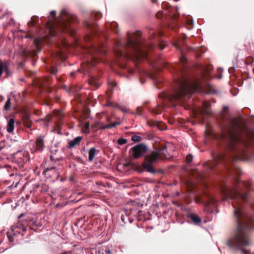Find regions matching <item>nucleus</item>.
Here are the masks:
<instances>
[{"mask_svg":"<svg viewBox=\"0 0 254 254\" xmlns=\"http://www.w3.org/2000/svg\"><path fill=\"white\" fill-rule=\"evenodd\" d=\"M141 33L136 32L132 34H128L126 42L119 41L114 49L116 55L119 58L136 59L145 58L147 53L145 50L140 48V42L138 39Z\"/></svg>","mask_w":254,"mask_h":254,"instance_id":"obj_2","label":"nucleus"},{"mask_svg":"<svg viewBox=\"0 0 254 254\" xmlns=\"http://www.w3.org/2000/svg\"><path fill=\"white\" fill-rule=\"evenodd\" d=\"M159 47L160 50H163L165 48V45L164 44L162 43L161 42H160Z\"/></svg>","mask_w":254,"mask_h":254,"instance_id":"obj_24","label":"nucleus"},{"mask_svg":"<svg viewBox=\"0 0 254 254\" xmlns=\"http://www.w3.org/2000/svg\"><path fill=\"white\" fill-rule=\"evenodd\" d=\"M169 157V155L166 154L165 147L155 148L150 154L145 157V162L143 163L142 165L148 172L155 173V170L153 168L151 164L156 162L158 159L163 160Z\"/></svg>","mask_w":254,"mask_h":254,"instance_id":"obj_4","label":"nucleus"},{"mask_svg":"<svg viewBox=\"0 0 254 254\" xmlns=\"http://www.w3.org/2000/svg\"><path fill=\"white\" fill-rule=\"evenodd\" d=\"M136 112L138 115H141V109L140 107H138L136 109Z\"/></svg>","mask_w":254,"mask_h":254,"instance_id":"obj_25","label":"nucleus"},{"mask_svg":"<svg viewBox=\"0 0 254 254\" xmlns=\"http://www.w3.org/2000/svg\"><path fill=\"white\" fill-rule=\"evenodd\" d=\"M95 155V149L94 147L91 148L88 151V159L89 161H92Z\"/></svg>","mask_w":254,"mask_h":254,"instance_id":"obj_14","label":"nucleus"},{"mask_svg":"<svg viewBox=\"0 0 254 254\" xmlns=\"http://www.w3.org/2000/svg\"><path fill=\"white\" fill-rule=\"evenodd\" d=\"M89 127V124L88 123H86V128H88Z\"/></svg>","mask_w":254,"mask_h":254,"instance_id":"obj_32","label":"nucleus"},{"mask_svg":"<svg viewBox=\"0 0 254 254\" xmlns=\"http://www.w3.org/2000/svg\"><path fill=\"white\" fill-rule=\"evenodd\" d=\"M190 217L191 220L195 224H198L200 223L201 221V218L196 214H190Z\"/></svg>","mask_w":254,"mask_h":254,"instance_id":"obj_12","label":"nucleus"},{"mask_svg":"<svg viewBox=\"0 0 254 254\" xmlns=\"http://www.w3.org/2000/svg\"><path fill=\"white\" fill-rule=\"evenodd\" d=\"M15 121L14 119L11 118L7 121L6 130L8 132H12L14 128Z\"/></svg>","mask_w":254,"mask_h":254,"instance_id":"obj_10","label":"nucleus"},{"mask_svg":"<svg viewBox=\"0 0 254 254\" xmlns=\"http://www.w3.org/2000/svg\"><path fill=\"white\" fill-rule=\"evenodd\" d=\"M175 47H176L177 48H179V47L177 46V44H174Z\"/></svg>","mask_w":254,"mask_h":254,"instance_id":"obj_34","label":"nucleus"},{"mask_svg":"<svg viewBox=\"0 0 254 254\" xmlns=\"http://www.w3.org/2000/svg\"><path fill=\"white\" fill-rule=\"evenodd\" d=\"M76 18L75 15L69 14L67 10H62L60 14V17L58 23H61L62 26H68V23L70 22H74Z\"/></svg>","mask_w":254,"mask_h":254,"instance_id":"obj_5","label":"nucleus"},{"mask_svg":"<svg viewBox=\"0 0 254 254\" xmlns=\"http://www.w3.org/2000/svg\"><path fill=\"white\" fill-rule=\"evenodd\" d=\"M36 145L37 149L39 150H42L44 146V141L43 139L39 137L37 138L36 140Z\"/></svg>","mask_w":254,"mask_h":254,"instance_id":"obj_13","label":"nucleus"},{"mask_svg":"<svg viewBox=\"0 0 254 254\" xmlns=\"http://www.w3.org/2000/svg\"><path fill=\"white\" fill-rule=\"evenodd\" d=\"M147 147L143 144H139L131 148L130 150V154L135 158L142 156L147 151Z\"/></svg>","mask_w":254,"mask_h":254,"instance_id":"obj_6","label":"nucleus"},{"mask_svg":"<svg viewBox=\"0 0 254 254\" xmlns=\"http://www.w3.org/2000/svg\"><path fill=\"white\" fill-rule=\"evenodd\" d=\"M99 254H110V251L109 250H106L105 253L103 252H101L100 250L99 251Z\"/></svg>","mask_w":254,"mask_h":254,"instance_id":"obj_23","label":"nucleus"},{"mask_svg":"<svg viewBox=\"0 0 254 254\" xmlns=\"http://www.w3.org/2000/svg\"><path fill=\"white\" fill-rule=\"evenodd\" d=\"M241 128L238 121L235 119L231 120L229 125L225 130L223 137L226 140L228 147L235 150L242 147H248L254 145V134L249 132L241 135Z\"/></svg>","mask_w":254,"mask_h":254,"instance_id":"obj_1","label":"nucleus"},{"mask_svg":"<svg viewBox=\"0 0 254 254\" xmlns=\"http://www.w3.org/2000/svg\"><path fill=\"white\" fill-rule=\"evenodd\" d=\"M127 142V139H126L122 138H119V139H118V143L120 145H123V144H126Z\"/></svg>","mask_w":254,"mask_h":254,"instance_id":"obj_19","label":"nucleus"},{"mask_svg":"<svg viewBox=\"0 0 254 254\" xmlns=\"http://www.w3.org/2000/svg\"><path fill=\"white\" fill-rule=\"evenodd\" d=\"M57 70L54 68H53L51 70V72L52 74H55L57 72Z\"/></svg>","mask_w":254,"mask_h":254,"instance_id":"obj_28","label":"nucleus"},{"mask_svg":"<svg viewBox=\"0 0 254 254\" xmlns=\"http://www.w3.org/2000/svg\"><path fill=\"white\" fill-rule=\"evenodd\" d=\"M120 124H121L120 121H116L114 123H113L108 124L105 126H104L103 127H102V128L105 129V128H112V127H116L117 126L120 125Z\"/></svg>","mask_w":254,"mask_h":254,"instance_id":"obj_15","label":"nucleus"},{"mask_svg":"<svg viewBox=\"0 0 254 254\" xmlns=\"http://www.w3.org/2000/svg\"><path fill=\"white\" fill-rule=\"evenodd\" d=\"M56 13V11H54V10L52 11L51 12V15H53L54 16H55Z\"/></svg>","mask_w":254,"mask_h":254,"instance_id":"obj_29","label":"nucleus"},{"mask_svg":"<svg viewBox=\"0 0 254 254\" xmlns=\"http://www.w3.org/2000/svg\"><path fill=\"white\" fill-rule=\"evenodd\" d=\"M48 28L49 29V32L50 33L51 36H54L56 34L55 33H57V31L60 30H64V29H67L68 26H62L61 23H54L51 25L49 24Z\"/></svg>","mask_w":254,"mask_h":254,"instance_id":"obj_7","label":"nucleus"},{"mask_svg":"<svg viewBox=\"0 0 254 254\" xmlns=\"http://www.w3.org/2000/svg\"><path fill=\"white\" fill-rule=\"evenodd\" d=\"M43 39L42 38H37L34 40V44L36 47H38L39 45H40L42 42Z\"/></svg>","mask_w":254,"mask_h":254,"instance_id":"obj_17","label":"nucleus"},{"mask_svg":"<svg viewBox=\"0 0 254 254\" xmlns=\"http://www.w3.org/2000/svg\"><path fill=\"white\" fill-rule=\"evenodd\" d=\"M11 107V103L10 99H8L5 103L4 108L5 110H8Z\"/></svg>","mask_w":254,"mask_h":254,"instance_id":"obj_16","label":"nucleus"},{"mask_svg":"<svg viewBox=\"0 0 254 254\" xmlns=\"http://www.w3.org/2000/svg\"><path fill=\"white\" fill-rule=\"evenodd\" d=\"M8 238L9 240V241L12 242L13 241V238L11 236H8Z\"/></svg>","mask_w":254,"mask_h":254,"instance_id":"obj_30","label":"nucleus"},{"mask_svg":"<svg viewBox=\"0 0 254 254\" xmlns=\"http://www.w3.org/2000/svg\"><path fill=\"white\" fill-rule=\"evenodd\" d=\"M3 71L6 72L7 76L9 75L8 64L4 61H0V77Z\"/></svg>","mask_w":254,"mask_h":254,"instance_id":"obj_8","label":"nucleus"},{"mask_svg":"<svg viewBox=\"0 0 254 254\" xmlns=\"http://www.w3.org/2000/svg\"><path fill=\"white\" fill-rule=\"evenodd\" d=\"M96 18H97L98 17V13L97 12H96Z\"/></svg>","mask_w":254,"mask_h":254,"instance_id":"obj_35","label":"nucleus"},{"mask_svg":"<svg viewBox=\"0 0 254 254\" xmlns=\"http://www.w3.org/2000/svg\"><path fill=\"white\" fill-rule=\"evenodd\" d=\"M28 24H29V25H31V24H33V22H32V21H30V22L28 23Z\"/></svg>","mask_w":254,"mask_h":254,"instance_id":"obj_33","label":"nucleus"},{"mask_svg":"<svg viewBox=\"0 0 254 254\" xmlns=\"http://www.w3.org/2000/svg\"><path fill=\"white\" fill-rule=\"evenodd\" d=\"M192 159V156L191 155H188L186 157V161L187 163H190Z\"/></svg>","mask_w":254,"mask_h":254,"instance_id":"obj_21","label":"nucleus"},{"mask_svg":"<svg viewBox=\"0 0 254 254\" xmlns=\"http://www.w3.org/2000/svg\"><path fill=\"white\" fill-rule=\"evenodd\" d=\"M202 107L200 109V112L202 114L208 115L210 114V104L209 102H203L202 104Z\"/></svg>","mask_w":254,"mask_h":254,"instance_id":"obj_9","label":"nucleus"},{"mask_svg":"<svg viewBox=\"0 0 254 254\" xmlns=\"http://www.w3.org/2000/svg\"><path fill=\"white\" fill-rule=\"evenodd\" d=\"M195 202L197 203H204L205 205H208L207 203L201 200V198L199 197H197L195 198Z\"/></svg>","mask_w":254,"mask_h":254,"instance_id":"obj_22","label":"nucleus"},{"mask_svg":"<svg viewBox=\"0 0 254 254\" xmlns=\"http://www.w3.org/2000/svg\"><path fill=\"white\" fill-rule=\"evenodd\" d=\"M178 84L179 88L175 91L173 95L169 97L170 101L185 102L190 97V94L196 91L198 88V84L196 82L191 83L187 79L179 80Z\"/></svg>","mask_w":254,"mask_h":254,"instance_id":"obj_3","label":"nucleus"},{"mask_svg":"<svg viewBox=\"0 0 254 254\" xmlns=\"http://www.w3.org/2000/svg\"><path fill=\"white\" fill-rule=\"evenodd\" d=\"M82 139V137L77 136L76 138H75L73 140L69 141L68 142V147L73 148L75 147L76 145L79 143V142L81 141Z\"/></svg>","mask_w":254,"mask_h":254,"instance_id":"obj_11","label":"nucleus"},{"mask_svg":"<svg viewBox=\"0 0 254 254\" xmlns=\"http://www.w3.org/2000/svg\"><path fill=\"white\" fill-rule=\"evenodd\" d=\"M154 45H150L149 46V47H148V48H149V49H152V48H154Z\"/></svg>","mask_w":254,"mask_h":254,"instance_id":"obj_31","label":"nucleus"},{"mask_svg":"<svg viewBox=\"0 0 254 254\" xmlns=\"http://www.w3.org/2000/svg\"><path fill=\"white\" fill-rule=\"evenodd\" d=\"M119 107L120 108V110L124 113H127L128 111V109L126 107L119 106Z\"/></svg>","mask_w":254,"mask_h":254,"instance_id":"obj_20","label":"nucleus"},{"mask_svg":"<svg viewBox=\"0 0 254 254\" xmlns=\"http://www.w3.org/2000/svg\"><path fill=\"white\" fill-rule=\"evenodd\" d=\"M89 83L91 85H94V81L93 78H91L89 80Z\"/></svg>","mask_w":254,"mask_h":254,"instance_id":"obj_26","label":"nucleus"},{"mask_svg":"<svg viewBox=\"0 0 254 254\" xmlns=\"http://www.w3.org/2000/svg\"><path fill=\"white\" fill-rule=\"evenodd\" d=\"M186 61V59L185 57H182L180 58V61L184 64Z\"/></svg>","mask_w":254,"mask_h":254,"instance_id":"obj_27","label":"nucleus"},{"mask_svg":"<svg viewBox=\"0 0 254 254\" xmlns=\"http://www.w3.org/2000/svg\"><path fill=\"white\" fill-rule=\"evenodd\" d=\"M141 139V137L137 135H134L131 137V140L133 142H138Z\"/></svg>","mask_w":254,"mask_h":254,"instance_id":"obj_18","label":"nucleus"},{"mask_svg":"<svg viewBox=\"0 0 254 254\" xmlns=\"http://www.w3.org/2000/svg\"><path fill=\"white\" fill-rule=\"evenodd\" d=\"M153 2H155L156 0H152Z\"/></svg>","mask_w":254,"mask_h":254,"instance_id":"obj_36","label":"nucleus"}]
</instances>
